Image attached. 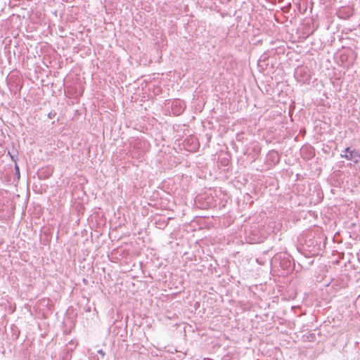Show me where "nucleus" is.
I'll list each match as a JSON object with an SVG mask.
<instances>
[{
    "label": "nucleus",
    "instance_id": "nucleus-1",
    "mask_svg": "<svg viewBox=\"0 0 360 360\" xmlns=\"http://www.w3.org/2000/svg\"><path fill=\"white\" fill-rule=\"evenodd\" d=\"M341 157L345 158L347 160H352L354 163H358L360 161V155L358 151L355 149L351 150L349 147H347L341 153Z\"/></svg>",
    "mask_w": 360,
    "mask_h": 360
},
{
    "label": "nucleus",
    "instance_id": "nucleus-2",
    "mask_svg": "<svg viewBox=\"0 0 360 360\" xmlns=\"http://www.w3.org/2000/svg\"><path fill=\"white\" fill-rule=\"evenodd\" d=\"M268 160L272 162L274 165L278 164L280 162V155L274 150H270L267 154Z\"/></svg>",
    "mask_w": 360,
    "mask_h": 360
},
{
    "label": "nucleus",
    "instance_id": "nucleus-3",
    "mask_svg": "<svg viewBox=\"0 0 360 360\" xmlns=\"http://www.w3.org/2000/svg\"><path fill=\"white\" fill-rule=\"evenodd\" d=\"M53 173V169L50 168L42 169L38 172L39 177L40 179H47Z\"/></svg>",
    "mask_w": 360,
    "mask_h": 360
},
{
    "label": "nucleus",
    "instance_id": "nucleus-4",
    "mask_svg": "<svg viewBox=\"0 0 360 360\" xmlns=\"http://www.w3.org/2000/svg\"><path fill=\"white\" fill-rule=\"evenodd\" d=\"M140 143H137L133 148V149L131 150V155L133 158H136L137 159H140L143 155V150H136V148H139L138 145Z\"/></svg>",
    "mask_w": 360,
    "mask_h": 360
},
{
    "label": "nucleus",
    "instance_id": "nucleus-5",
    "mask_svg": "<svg viewBox=\"0 0 360 360\" xmlns=\"http://www.w3.org/2000/svg\"><path fill=\"white\" fill-rule=\"evenodd\" d=\"M290 262L289 260L283 261V263L281 264L282 268L285 269L290 266Z\"/></svg>",
    "mask_w": 360,
    "mask_h": 360
},
{
    "label": "nucleus",
    "instance_id": "nucleus-6",
    "mask_svg": "<svg viewBox=\"0 0 360 360\" xmlns=\"http://www.w3.org/2000/svg\"><path fill=\"white\" fill-rule=\"evenodd\" d=\"M15 175L19 179L20 178V169H19V167L17 163L15 164Z\"/></svg>",
    "mask_w": 360,
    "mask_h": 360
},
{
    "label": "nucleus",
    "instance_id": "nucleus-7",
    "mask_svg": "<svg viewBox=\"0 0 360 360\" xmlns=\"http://www.w3.org/2000/svg\"><path fill=\"white\" fill-rule=\"evenodd\" d=\"M8 154L10 155L11 160L15 162V164L17 163V155L15 154H11L10 152H8Z\"/></svg>",
    "mask_w": 360,
    "mask_h": 360
},
{
    "label": "nucleus",
    "instance_id": "nucleus-8",
    "mask_svg": "<svg viewBox=\"0 0 360 360\" xmlns=\"http://www.w3.org/2000/svg\"><path fill=\"white\" fill-rule=\"evenodd\" d=\"M56 113L55 111H51L49 114H48V117L50 119H53L55 116H56Z\"/></svg>",
    "mask_w": 360,
    "mask_h": 360
}]
</instances>
